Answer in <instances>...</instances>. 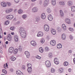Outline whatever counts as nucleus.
Instances as JSON below:
<instances>
[{"instance_id": "11", "label": "nucleus", "mask_w": 75, "mask_h": 75, "mask_svg": "<svg viewBox=\"0 0 75 75\" xmlns=\"http://www.w3.org/2000/svg\"><path fill=\"white\" fill-rule=\"evenodd\" d=\"M46 17V16H45V13H43L42 14L41 16V18L42 19V20H44L45 19Z\"/></svg>"}, {"instance_id": "50", "label": "nucleus", "mask_w": 75, "mask_h": 75, "mask_svg": "<svg viewBox=\"0 0 75 75\" xmlns=\"http://www.w3.org/2000/svg\"><path fill=\"white\" fill-rule=\"evenodd\" d=\"M32 45L33 46H34V47H35V46H36L37 44H36V42H35L34 43H33V44H32Z\"/></svg>"}, {"instance_id": "24", "label": "nucleus", "mask_w": 75, "mask_h": 75, "mask_svg": "<svg viewBox=\"0 0 75 75\" xmlns=\"http://www.w3.org/2000/svg\"><path fill=\"white\" fill-rule=\"evenodd\" d=\"M38 11V9L36 8H33L32 10V11L34 13H35Z\"/></svg>"}, {"instance_id": "41", "label": "nucleus", "mask_w": 75, "mask_h": 75, "mask_svg": "<svg viewBox=\"0 0 75 75\" xmlns=\"http://www.w3.org/2000/svg\"><path fill=\"white\" fill-rule=\"evenodd\" d=\"M2 72H3V73H4L5 74H7V71H6V70L4 69L2 70Z\"/></svg>"}, {"instance_id": "29", "label": "nucleus", "mask_w": 75, "mask_h": 75, "mask_svg": "<svg viewBox=\"0 0 75 75\" xmlns=\"http://www.w3.org/2000/svg\"><path fill=\"white\" fill-rule=\"evenodd\" d=\"M16 57H14V56H13L11 57V61H15L16 60Z\"/></svg>"}, {"instance_id": "57", "label": "nucleus", "mask_w": 75, "mask_h": 75, "mask_svg": "<svg viewBox=\"0 0 75 75\" xmlns=\"http://www.w3.org/2000/svg\"><path fill=\"white\" fill-rule=\"evenodd\" d=\"M6 13H10L8 10H6Z\"/></svg>"}, {"instance_id": "35", "label": "nucleus", "mask_w": 75, "mask_h": 75, "mask_svg": "<svg viewBox=\"0 0 75 75\" xmlns=\"http://www.w3.org/2000/svg\"><path fill=\"white\" fill-rule=\"evenodd\" d=\"M50 28L49 26L48 25H45L44 26V28Z\"/></svg>"}, {"instance_id": "6", "label": "nucleus", "mask_w": 75, "mask_h": 75, "mask_svg": "<svg viewBox=\"0 0 75 75\" xmlns=\"http://www.w3.org/2000/svg\"><path fill=\"white\" fill-rule=\"evenodd\" d=\"M25 54L26 55V57L28 58L30 55V52H28V51H26L25 52Z\"/></svg>"}, {"instance_id": "10", "label": "nucleus", "mask_w": 75, "mask_h": 75, "mask_svg": "<svg viewBox=\"0 0 75 75\" xmlns=\"http://www.w3.org/2000/svg\"><path fill=\"white\" fill-rule=\"evenodd\" d=\"M48 18L49 21H52L53 20V17L51 15H49L48 16Z\"/></svg>"}, {"instance_id": "58", "label": "nucleus", "mask_w": 75, "mask_h": 75, "mask_svg": "<svg viewBox=\"0 0 75 75\" xmlns=\"http://www.w3.org/2000/svg\"><path fill=\"white\" fill-rule=\"evenodd\" d=\"M19 75H23V73L21 71V72H20Z\"/></svg>"}, {"instance_id": "60", "label": "nucleus", "mask_w": 75, "mask_h": 75, "mask_svg": "<svg viewBox=\"0 0 75 75\" xmlns=\"http://www.w3.org/2000/svg\"><path fill=\"white\" fill-rule=\"evenodd\" d=\"M39 3L40 4H42V1H39Z\"/></svg>"}, {"instance_id": "44", "label": "nucleus", "mask_w": 75, "mask_h": 75, "mask_svg": "<svg viewBox=\"0 0 75 75\" xmlns=\"http://www.w3.org/2000/svg\"><path fill=\"white\" fill-rule=\"evenodd\" d=\"M21 71H20L19 70H17L16 71V73L17 74H18V75H19L20 74V72H21Z\"/></svg>"}, {"instance_id": "39", "label": "nucleus", "mask_w": 75, "mask_h": 75, "mask_svg": "<svg viewBox=\"0 0 75 75\" xmlns=\"http://www.w3.org/2000/svg\"><path fill=\"white\" fill-rule=\"evenodd\" d=\"M54 71H55V69L53 68H52L51 70V72H52V73H53L54 72Z\"/></svg>"}, {"instance_id": "34", "label": "nucleus", "mask_w": 75, "mask_h": 75, "mask_svg": "<svg viewBox=\"0 0 75 75\" xmlns=\"http://www.w3.org/2000/svg\"><path fill=\"white\" fill-rule=\"evenodd\" d=\"M47 12L48 13H50L51 12V10L50 9H48L47 10Z\"/></svg>"}, {"instance_id": "56", "label": "nucleus", "mask_w": 75, "mask_h": 75, "mask_svg": "<svg viewBox=\"0 0 75 75\" xmlns=\"http://www.w3.org/2000/svg\"><path fill=\"white\" fill-rule=\"evenodd\" d=\"M15 1L16 3H18L19 2V0H15Z\"/></svg>"}, {"instance_id": "47", "label": "nucleus", "mask_w": 75, "mask_h": 75, "mask_svg": "<svg viewBox=\"0 0 75 75\" xmlns=\"http://www.w3.org/2000/svg\"><path fill=\"white\" fill-rule=\"evenodd\" d=\"M62 31V29H57V32L58 33H61Z\"/></svg>"}, {"instance_id": "17", "label": "nucleus", "mask_w": 75, "mask_h": 75, "mask_svg": "<svg viewBox=\"0 0 75 75\" xmlns=\"http://www.w3.org/2000/svg\"><path fill=\"white\" fill-rule=\"evenodd\" d=\"M49 4V0H45L44 2V5H48Z\"/></svg>"}, {"instance_id": "59", "label": "nucleus", "mask_w": 75, "mask_h": 75, "mask_svg": "<svg viewBox=\"0 0 75 75\" xmlns=\"http://www.w3.org/2000/svg\"><path fill=\"white\" fill-rule=\"evenodd\" d=\"M10 71H11L12 72H13V69H10Z\"/></svg>"}, {"instance_id": "23", "label": "nucleus", "mask_w": 75, "mask_h": 75, "mask_svg": "<svg viewBox=\"0 0 75 75\" xmlns=\"http://www.w3.org/2000/svg\"><path fill=\"white\" fill-rule=\"evenodd\" d=\"M62 38L63 40H65V38H66V36H65V35L64 34H63V35H62Z\"/></svg>"}, {"instance_id": "2", "label": "nucleus", "mask_w": 75, "mask_h": 75, "mask_svg": "<svg viewBox=\"0 0 75 75\" xmlns=\"http://www.w3.org/2000/svg\"><path fill=\"white\" fill-rule=\"evenodd\" d=\"M45 65L48 68L51 67V63L49 61H47L45 62Z\"/></svg>"}, {"instance_id": "25", "label": "nucleus", "mask_w": 75, "mask_h": 75, "mask_svg": "<svg viewBox=\"0 0 75 75\" xmlns=\"http://www.w3.org/2000/svg\"><path fill=\"white\" fill-rule=\"evenodd\" d=\"M71 10L72 11H75V6H72L71 7Z\"/></svg>"}, {"instance_id": "62", "label": "nucleus", "mask_w": 75, "mask_h": 75, "mask_svg": "<svg viewBox=\"0 0 75 75\" xmlns=\"http://www.w3.org/2000/svg\"><path fill=\"white\" fill-rule=\"evenodd\" d=\"M64 66H66V62H65L64 63Z\"/></svg>"}, {"instance_id": "55", "label": "nucleus", "mask_w": 75, "mask_h": 75, "mask_svg": "<svg viewBox=\"0 0 75 75\" xmlns=\"http://www.w3.org/2000/svg\"><path fill=\"white\" fill-rule=\"evenodd\" d=\"M68 53H69V54H71V53H72V51L69 50V51Z\"/></svg>"}, {"instance_id": "63", "label": "nucleus", "mask_w": 75, "mask_h": 75, "mask_svg": "<svg viewBox=\"0 0 75 75\" xmlns=\"http://www.w3.org/2000/svg\"><path fill=\"white\" fill-rule=\"evenodd\" d=\"M20 21H18V22H17V24H20Z\"/></svg>"}, {"instance_id": "30", "label": "nucleus", "mask_w": 75, "mask_h": 75, "mask_svg": "<svg viewBox=\"0 0 75 75\" xmlns=\"http://www.w3.org/2000/svg\"><path fill=\"white\" fill-rule=\"evenodd\" d=\"M18 52V49H16L14 51V54H17V53Z\"/></svg>"}, {"instance_id": "4", "label": "nucleus", "mask_w": 75, "mask_h": 75, "mask_svg": "<svg viewBox=\"0 0 75 75\" xmlns=\"http://www.w3.org/2000/svg\"><path fill=\"white\" fill-rule=\"evenodd\" d=\"M20 33L21 34H24V33H25V30L23 28H21L20 30Z\"/></svg>"}, {"instance_id": "18", "label": "nucleus", "mask_w": 75, "mask_h": 75, "mask_svg": "<svg viewBox=\"0 0 75 75\" xmlns=\"http://www.w3.org/2000/svg\"><path fill=\"white\" fill-rule=\"evenodd\" d=\"M62 28L64 30V31H65V30H66V26H65V25L64 24H62Z\"/></svg>"}, {"instance_id": "13", "label": "nucleus", "mask_w": 75, "mask_h": 75, "mask_svg": "<svg viewBox=\"0 0 75 75\" xmlns=\"http://www.w3.org/2000/svg\"><path fill=\"white\" fill-rule=\"evenodd\" d=\"M51 31L53 35H55V34H56V31L55 29H52V30H51Z\"/></svg>"}, {"instance_id": "15", "label": "nucleus", "mask_w": 75, "mask_h": 75, "mask_svg": "<svg viewBox=\"0 0 75 75\" xmlns=\"http://www.w3.org/2000/svg\"><path fill=\"white\" fill-rule=\"evenodd\" d=\"M21 35L22 38H25L26 37V33H22L21 34Z\"/></svg>"}, {"instance_id": "48", "label": "nucleus", "mask_w": 75, "mask_h": 75, "mask_svg": "<svg viewBox=\"0 0 75 75\" xmlns=\"http://www.w3.org/2000/svg\"><path fill=\"white\" fill-rule=\"evenodd\" d=\"M7 3L8 6H11V3H10V2H7Z\"/></svg>"}, {"instance_id": "1", "label": "nucleus", "mask_w": 75, "mask_h": 75, "mask_svg": "<svg viewBox=\"0 0 75 75\" xmlns=\"http://www.w3.org/2000/svg\"><path fill=\"white\" fill-rule=\"evenodd\" d=\"M27 67L28 68V69L27 71L29 73H31V71H32V70L31 69V64H27Z\"/></svg>"}, {"instance_id": "5", "label": "nucleus", "mask_w": 75, "mask_h": 75, "mask_svg": "<svg viewBox=\"0 0 75 75\" xmlns=\"http://www.w3.org/2000/svg\"><path fill=\"white\" fill-rule=\"evenodd\" d=\"M50 44L51 45L54 46L56 44V41L54 40H52L50 41Z\"/></svg>"}, {"instance_id": "9", "label": "nucleus", "mask_w": 75, "mask_h": 75, "mask_svg": "<svg viewBox=\"0 0 75 75\" xmlns=\"http://www.w3.org/2000/svg\"><path fill=\"white\" fill-rule=\"evenodd\" d=\"M43 36V33L42 32H39L37 35V37H42Z\"/></svg>"}, {"instance_id": "12", "label": "nucleus", "mask_w": 75, "mask_h": 75, "mask_svg": "<svg viewBox=\"0 0 75 75\" xmlns=\"http://www.w3.org/2000/svg\"><path fill=\"white\" fill-rule=\"evenodd\" d=\"M67 4L69 6H71L73 5V2L71 1H68L67 2Z\"/></svg>"}, {"instance_id": "51", "label": "nucleus", "mask_w": 75, "mask_h": 75, "mask_svg": "<svg viewBox=\"0 0 75 75\" xmlns=\"http://www.w3.org/2000/svg\"><path fill=\"white\" fill-rule=\"evenodd\" d=\"M14 26L11 27L10 28V30H14Z\"/></svg>"}, {"instance_id": "42", "label": "nucleus", "mask_w": 75, "mask_h": 75, "mask_svg": "<svg viewBox=\"0 0 75 75\" xmlns=\"http://www.w3.org/2000/svg\"><path fill=\"white\" fill-rule=\"evenodd\" d=\"M9 24V22L8 21H6L5 23L4 24L6 25H7Z\"/></svg>"}, {"instance_id": "37", "label": "nucleus", "mask_w": 75, "mask_h": 75, "mask_svg": "<svg viewBox=\"0 0 75 75\" xmlns=\"http://www.w3.org/2000/svg\"><path fill=\"white\" fill-rule=\"evenodd\" d=\"M69 38L70 40H73V37L72 36V35H70L69 36Z\"/></svg>"}, {"instance_id": "20", "label": "nucleus", "mask_w": 75, "mask_h": 75, "mask_svg": "<svg viewBox=\"0 0 75 75\" xmlns=\"http://www.w3.org/2000/svg\"><path fill=\"white\" fill-rule=\"evenodd\" d=\"M62 45L61 44H59L57 45V47L58 49H60L62 48Z\"/></svg>"}, {"instance_id": "14", "label": "nucleus", "mask_w": 75, "mask_h": 75, "mask_svg": "<svg viewBox=\"0 0 75 75\" xmlns=\"http://www.w3.org/2000/svg\"><path fill=\"white\" fill-rule=\"evenodd\" d=\"M7 40L10 41L11 40V37L10 36V34H9L8 36L7 37Z\"/></svg>"}, {"instance_id": "61", "label": "nucleus", "mask_w": 75, "mask_h": 75, "mask_svg": "<svg viewBox=\"0 0 75 75\" xmlns=\"http://www.w3.org/2000/svg\"><path fill=\"white\" fill-rule=\"evenodd\" d=\"M68 65V62H66V66H67Z\"/></svg>"}, {"instance_id": "27", "label": "nucleus", "mask_w": 75, "mask_h": 75, "mask_svg": "<svg viewBox=\"0 0 75 75\" xmlns=\"http://www.w3.org/2000/svg\"><path fill=\"white\" fill-rule=\"evenodd\" d=\"M59 71L61 73H62L64 71V69H63V68H60L59 69Z\"/></svg>"}, {"instance_id": "26", "label": "nucleus", "mask_w": 75, "mask_h": 75, "mask_svg": "<svg viewBox=\"0 0 75 75\" xmlns=\"http://www.w3.org/2000/svg\"><path fill=\"white\" fill-rule=\"evenodd\" d=\"M59 4L60 5H61V6L65 5V3L63 1H60L59 2Z\"/></svg>"}, {"instance_id": "45", "label": "nucleus", "mask_w": 75, "mask_h": 75, "mask_svg": "<svg viewBox=\"0 0 75 75\" xmlns=\"http://www.w3.org/2000/svg\"><path fill=\"white\" fill-rule=\"evenodd\" d=\"M50 29V28H45L44 30L46 31H49V29Z\"/></svg>"}, {"instance_id": "16", "label": "nucleus", "mask_w": 75, "mask_h": 75, "mask_svg": "<svg viewBox=\"0 0 75 75\" xmlns=\"http://www.w3.org/2000/svg\"><path fill=\"white\" fill-rule=\"evenodd\" d=\"M1 4L2 6H3V7H5L7 6V4L6 3H4V2H2L1 3Z\"/></svg>"}, {"instance_id": "43", "label": "nucleus", "mask_w": 75, "mask_h": 75, "mask_svg": "<svg viewBox=\"0 0 75 75\" xmlns=\"http://www.w3.org/2000/svg\"><path fill=\"white\" fill-rule=\"evenodd\" d=\"M69 30L70 31H71V32L74 31V29H73V28H69Z\"/></svg>"}, {"instance_id": "8", "label": "nucleus", "mask_w": 75, "mask_h": 75, "mask_svg": "<svg viewBox=\"0 0 75 75\" xmlns=\"http://www.w3.org/2000/svg\"><path fill=\"white\" fill-rule=\"evenodd\" d=\"M14 41L15 42H17L18 41V37L17 35L14 36Z\"/></svg>"}, {"instance_id": "49", "label": "nucleus", "mask_w": 75, "mask_h": 75, "mask_svg": "<svg viewBox=\"0 0 75 75\" xmlns=\"http://www.w3.org/2000/svg\"><path fill=\"white\" fill-rule=\"evenodd\" d=\"M21 46H19V48H18V50L20 51H22V48H21Z\"/></svg>"}, {"instance_id": "36", "label": "nucleus", "mask_w": 75, "mask_h": 75, "mask_svg": "<svg viewBox=\"0 0 75 75\" xmlns=\"http://www.w3.org/2000/svg\"><path fill=\"white\" fill-rule=\"evenodd\" d=\"M45 41V40H44V39H41L40 40V42H41L42 44H43V43H44V42Z\"/></svg>"}, {"instance_id": "19", "label": "nucleus", "mask_w": 75, "mask_h": 75, "mask_svg": "<svg viewBox=\"0 0 75 75\" xmlns=\"http://www.w3.org/2000/svg\"><path fill=\"white\" fill-rule=\"evenodd\" d=\"M66 23L68 24H70L71 22H70V20L68 18L66 19Z\"/></svg>"}, {"instance_id": "54", "label": "nucleus", "mask_w": 75, "mask_h": 75, "mask_svg": "<svg viewBox=\"0 0 75 75\" xmlns=\"http://www.w3.org/2000/svg\"><path fill=\"white\" fill-rule=\"evenodd\" d=\"M35 42L33 41H32L31 42V45H32V44H33L34 43V42Z\"/></svg>"}, {"instance_id": "7", "label": "nucleus", "mask_w": 75, "mask_h": 75, "mask_svg": "<svg viewBox=\"0 0 75 75\" xmlns=\"http://www.w3.org/2000/svg\"><path fill=\"white\" fill-rule=\"evenodd\" d=\"M13 15H9L6 17V18L8 20H11V19H13Z\"/></svg>"}, {"instance_id": "40", "label": "nucleus", "mask_w": 75, "mask_h": 75, "mask_svg": "<svg viewBox=\"0 0 75 75\" xmlns=\"http://www.w3.org/2000/svg\"><path fill=\"white\" fill-rule=\"evenodd\" d=\"M45 51H49V48H48V47H46L45 48Z\"/></svg>"}, {"instance_id": "22", "label": "nucleus", "mask_w": 75, "mask_h": 75, "mask_svg": "<svg viewBox=\"0 0 75 75\" xmlns=\"http://www.w3.org/2000/svg\"><path fill=\"white\" fill-rule=\"evenodd\" d=\"M57 59H56V58H55L54 60V61L55 64H56V65H58L59 64V62L57 61Z\"/></svg>"}, {"instance_id": "32", "label": "nucleus", "mask_w": 75, "mask_h": 75, "mask_svg": "<svg viewBox=\"0 0 75 75\" xmlns=\"http://www.w3.org/2000/svg\"><path fill=\"white\" fill-rule=\"evenodd\" d=\"M8 67V65H7V63H6V64H4V68L5 69H6L7 68V67Z\"/></svg>"}, {"instance_id": "21", "label": "nucleus", "mask_w": 75, "mask_h": 75, "mask_svg": "<svg viewBox=\"0 0 75 75\" xmlns=\"http://www.w3.org/2000/svg\"><path fill=\"white\" fill-rule=\"evenodd\" d=\"M51 2L53 6H55L56 4V1L55 0H52Z\"/></svg>"}, {"instance_id": "52", "label": "nucleus", "mask_w": 75, "mask_h": 75, "mask_svg": "<svg viewBox=\"0 0 75 75\" xmlns=\"http://www.w3.org/2000/svg\"><path fill=\"white\" fill-rule=\"evenodd\" d=\"M68 71L69 72H71V71H72V69H71L69 68L68 69Z\"/></svg>"}, {"instance_id": "46", "label": "nucleus", "mask_w": 75, "mask_h": 75, "mask_svg": "<svg viewBox=\"0 0 75 75\" xmlns=\"http://www.w3.org/2000/svg\"><path fill=\"white\" fill-rule=\"evenodd\" d=\"M60 13L61 16H63V12H62V10H60Z\"/></svg>"}, {"instance_id": "3", "label": "nucleus", "mask_w": 75, "mask_h": 75, "mask_svg": "<svg viewBox=\"0 0 75 75\" xmlns=\"http://www.w3.org/2000/svg\"><path fill=\"white\" fill-rule=\"evenodd\" d=\"M14 50V48L13 47H10L9 49V52L11 54H13Z\"/></svg>"}, {"instance_id": "64", "label": "nucleus", "mask_w": 75, "mask_h": 75, "mask_svg": "<svg viewBox=\"0 0 75 75\" xmlns=\"http://www.w3.org/2000/svg\"><path fill=\"white\" fill-rule=\"evenodd\" d=\"M73 62L74 64H75V58L73 59Z\"/></svg>"}, {"instance_id": "53", "label": "nucleus", "mask_w": 75, "mask_h": 75, "mask_svg": "<svg viewBox=\"0 0 75 75\" xmlns=\"http://www.w3.org/2000/svg\"><path fill=\"white\" fill-rule=\"evenodd\" d=\"M25 68V66H23L22 67V69H24Z\"/></svg>"}, {"instance_id": "38", "label": "nucleus", "mask_w": 75, "mask_h": 75, "mask_svg": "<svg viewBox=\"0 0 75 75\" xmlns=\"http://www.w3.org/2000/svg\"><path fill=\"white\" fill-rule=\"evenodd\" d=\"M22 17L23 18H24V19L26 18H27V15L25 14L23 15L22 16Z\"/></svg>"}, {"instance_id": "33", "label": "nucleus", "mask_w": 75, "mask_h": 75, "mask_svg": "<svg viewBox=\"0 0 75 75\" xmlns=\"http://www.w3.org/2000/svg\"><path fill=\"white\" fill-rule=\"evenodd\" d=\"M36 58H37V59H41V57L40 56L37 55L35 56Z\"/></svg>"}, {"instance_id": "31", "label": "nucleus", "mask_w": 75, "mask_h": 75, "mask_svg": "<svg viewBox=\"0 0 75 75\" xmlns=\"http://www.w3.org/2000/svg\"><path fill=\"white\" fill-rule=\"evenodd\" d=\"M23 12V11L21 9L19 10L18 11V13L19 14H21Z\"/></svg>"}, {"instance_id": "28", "label": "nucleus", "mask_w": 75, "mask_h": 75, "mask_svg": "<svg viewBox=\"0 0 75 75\" xmlns=\"http://www.w3.org/2000/svg\"><path fill=\"white\" fill-rule=\"evenodd\" d=\"M39 51L40 52H41V53H42L44 51V50H43V48H42V47H40L39 49Z\"/></svg>"}]
</instances>
